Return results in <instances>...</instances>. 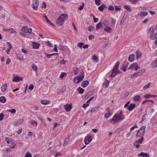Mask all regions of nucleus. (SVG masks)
I'll return each mask as SVG.
<instances>
[{"instance_id":"obj_37","label":"nucleus","mask_w":157,"mask_h":157,"mask_svg":"<svg viewBox=\"0 0 157 157\" xmlns=\"http://www.w3.org/2000/svg\"><path fill=\"white\" fill-rule=\"evenodd\" d=\"M69 141V138H66L64 142V143L63 144V146H66L67 143H68V142Z\"/></svg>"},{"instance_id":"obj_42","label":"nucleus","mask_w":157,"mask_h":157,"mask_svg":"<svg viewBox=\"0 0 157 157\" xmlns=\"http://www.w3.org/2000/svg\"><path fill=\"white\" fill-rule=\"evenodd\" d=\"M32 31V29L31 28H28L26 29V31L24 30V32L25 33H31Z\"/></svg>"},{"instance_id":"obj_13","label":"nucleus","mask_w":157,"mask_h":157,"mask_svg":"<svg viewBox=\"0 0 157 157\" xmlns=\"http://www.w3.org/2000/svg\"><path fill=\"white\" fill-rule=\"evenodd\" d=\"M23 78L22 77H20L18 76H16L14 77L13 79V82H19L20 80L22 81Z\"/></svg>"},{"instance_id":"obj_45","label":"nucleus","mask_w":157,"mask_h":157,"mask_svg":"<svg viewBox=\"0 0 157 157\" xmlns=\"http://www.w3.org/2000/svg\"><path fill=\"white\" fill-rule=\"evenodd\" d=\"M32 67L34 71H36L37 69V67L36 65L35 64H33L32 65Z\"/></svg>"},{"instance_id":"obj_36","label":"nucleus","mask_w":157,"mask_h":157,"mask_svg":"<svg viewBox=\"0 0 157 157\" xmlns=\"http://www.w3.org/2000/svg\"><path fill=\"white\" fill-rule=\"evenodd\" d=\"M92 59L95 61V62H98V58L95 56V55H94L92 56Z\"/></svg>"},{"instance_id":"obj_54","label":"nucleus","mask_w":157,"mask_h":157,"mask_svg":"<svg viewBox=\"0 0 157 157\" xmlns=\"http://www.w3.org/2000/svg\"><path fill=\"white\" fill-rule=\"evenodd\" d=\"M31 124L35 126H36L37 124V122L34 121H32L31 122Z\"/></svg>"},{"instance_id":"obj_15","label":"nucleus","mask_w":157,"mask_h":157,"mask_svg":"<svg viewBox=\"0 0 157 157\" xmlns=\"http://www.w3.org/2000/svg\"><path fill=\"white\" fill-rule=\"evenodd\" d=\"M138 157L142 156L143 157H149V155L147 153L141 152L138 155Z\"/></svg>"},{"instance_id":"obj_17","label":"nucleus","mask_w":157,"mask_h":157,"mask_svg":"<svg viewBox=\"0 0 157 157\" xmlns=\"http://www.w3.org/2000/svg\"><path fill=\"white\" fill-rule=\"evenodd\" d=\"M89 82L88 81L85 80L84 81L82 84L81 86L83 88L87 86L89 84Z\"/></svg>"},{"instance_id":"obj_60","label":"nucleus","mask_w":157,"mask_h":157,"mask_svg":"<svg viewBox=\"0 0 157 157\" xmlns=\"http://www.w3.org/2000/svg\"><path fill=\"white\" fill-rule=\"evenodd\" d=\"M148 12L149 13L152 15H154L155 14V12L153 11H149Z\"/></svg>"},{"instance_id":"obj_20","label":"nucleus","mask_w":157,"mask_h":157,"mask_svg":"<svg viewBox=\"0 0 157 157\" xmlns=\"http://www.w3.org/2000/svg\"><path fill=\"white\" fill-rule=\"evenodd\" d=\"M135 55L134 54L130 55L128 57V61L130 62L133 61L135 58Z\"/></svg>"},{"instance_id":"obj_57","label":"nucleus","mask_w":157,"mask_h":157,"mask_svg":"<svg viewBox=\"0 0 157 157\" xmlns=\"http://www.w3.org/2000/svg\"><path fill=\"white\" fill-rule=\"evenodd\" d=\"M93 27L91 26H90L88 27V30L89 31L91 32L92 30H93Z\"/></svg>"},{"instance_id":"obj_34","label":"nucleus","mask_w":157,"mask_h":157,"mask_svg":"<svg viewBox=\"0 0 157 157\" xmlns=\"http://www.w3.org/2000/svg\"><path fill=\"white\" fill-rule=\"evenodd\" d=\"M23 121L22 119H20L18 121H16L14 123V124L15 125H17L20 124L23 122Z\"/></svg>"},{"instance_id":"obj_41","label":"nucleus","mask_w":157,"mask_h":157,"mask_svg":"<svg viewBox=\"0 0 157 157\" xmlns=\"http://www.w3.org/2000/svg\"><path fill=\"white\" fill-rule=\"evenodd\" d=\"M102 23L101 22H99L96 25V29H98L100 28L102 26Z\"/></svg>"},{"instance_id":"obj_52","label":"nucleus","mask_w":157,"mask_h":157,"mask_svg":"<svg viewBox=\"0 0 157 157\" xmlns=\"http://www.w3.org/2000/svg\"><path fill=\"white\" fill-rule=\"evenodd\" d=\"M103 25L105 26H107L108 25V22L106 20H105L103 22Z\"/></svg>"},{"instance_id":"obj_33","label":"nucleus","mask_w":157,"mask_h":157,"mask_svg":"<svg viewBox=\"0 0 157 157\" xmlns=\"http://www.w3.org/2000/svg\"><path fill=\"white\" fill-rule=\"evenodd\" d=\"M8 32L9 33H16V31L13 28L8 29Z\"/></svg>"},{"instance_id":"obj_64","label":"nucleus","mask_w":157,"mask_h":157,"mask_svg":"<svg viewBox=\"0 0 157 157\" xmlns=\"http://www.w3.org/2000/svg\"><path fill=\"white\" fill-rule=\"evenodd\" d=\"M27 29V26H23L21 29L24 32V30L26 31V29Z\"/></svg>"},{"instance_id":"obj_25","label":"nucleus","mask_w":157,"mask_h":157,"mask_svg":"<svg viewBox=\"0 0 157 157\" xmlns=\"http://www.w3.org/2000/svg\"><path fill=\"white\" fill-rule=\"evenodd\" d=\"M104 30L108 33H111L112 31V29L109 26H107L105 29Z\"/></svg>"},{"instance_id":"obj_49","label":"nucleus","mask_w":157,"mask_h":157,"mask_svg":"<svg viewBox=\"0 0 157 157\" xmlns=\"http://www.w3.org/2000/svg\"><path fill=\"white\" fill-rule=\"evenodd\" d=\"M95 4L98 6H99L101 4L100 0H94Z\"/></svg>"},{"instance_id":"obj_3","label":"nucleus","mask_w":157,"mask_h":157,"mask_svg":"<svg viewBox=\"0 0 157 157\" xmlns=\"http://www.w3.org/2000/svg\"><path fill=\"white\" fill-rule=\"evenodd\" d=\"M119 63L120 62L119 61H117V62L114 67L113 69L112 73L111 75V77H115L116 76L117 74L120 73L118 69Z\"/></svg>"},{"instance_id":"obj_46","label":"nucleus","mask_w":157,"mask_h":157,"mask_svg":"<svg viewBox=\"0 0 157 157\" xmlns=\"http://www.w3.org/2000/svg\"><path fill=\"white\" fill-rule=\"evenodd\" d=\"M151 84L150 83H148L147 85H146L143 87V89L145 90L148 89L150 86Z\"/></svg>"},{"instance_id":"obj_38","label":"nucleus","mask_w":157,"mask_h":157,"mask_svg":"<svg viewBox=\"0 0 157 157\" xmlns=\"http://www.w3.org/2000/svg\"><path fill=\"white\" fill-rule=\"evenodd\" d=\"M141 137V138L140 139H139L136 142L137 143H138L139 144H141L142 143L143 141L144 140V138L143 137Z\"/></svg>"},{"instance_id":"obj_63","label":"nucleus","mask_w":157,"mask_h":157,"mask_svg":"<svg viewBox=\"0 0 157 157\" xmlns=\"http://www.w3.org/2000/svg\"><path fill=\"white\" fill-rule=\"evenodd\" d=\"M130 1L132 3H136L138 1V0H130Z\"/></svg>"},{"instance_id":"obj_9","label":"nucleus","mask_w":157,"mask_h":157,"mask_svg":"<svg viewBox=\"0 0 157 157\" xmlns=\"http://www.w3.org/2000/svg\"><path fill=\"white\" fill-rule=\"evenodd\" d=\"M140 67L138 66L137 64L136 63H133L131 64L129 67L128 69H132L135 70V71H137L138 69H140Z\"/></svg>"},{"instance_id":"obj_10","label":"nucleus","mask_w":157,"mask_h":157,"mask_svg":"<svg viewBox=\"0 0 157 157\" xmlns=\"http://www.w3.org/2000/svg\"><path fill=\"white\" fill-rule=\"evenodd\" d=\"M39 5L38 0H35V3L32 4V7L35 10H37L38 6Z\"/></svg>"},{"instance_id":"obj_7","label":"nucleus","mask_w":157,"mask_h":157,"mask_svg":"<svg viewBox=\"0 0 157 157\" xmlns=\"http://www.w3.org/2000/svg\"><path fill=\"white\" fill-rule=\"evenodd\" d=\"M92 136L90 134H87L85 137L84 141L85 144H88L92 140Z\"/></svg>"},{"instance_id":"obj_11","label":"nucleus","mask_w":157,"mask_h":157,"mask_svg":"<svg viewBox=\"0 0 157 157\" xmlns=\"http://www.w3.org/2000/svg\"><path fill=\"white\" fill-rule=\"evenodd\" d=\"M64 109L67 112L70 111L72 109V105L67 104L64 105Z\"/></svg>"},{"instance_id":"obj_24","label":"nucleus","mask_w":157,"mask_h":157,"mask_svg":"<svg viewBox=\"0 0 157 157\" xmlns=\"http://www.w3.org/2000/svg\"><path fill=\"white\" fill-rule=\"evenodd\" d=\"M32 44L33 48L35 49L38 48L39 46L40 45V44H39L36 42L33 43Z\"/></svg>"},{"instance_id":"obj_59","label":"nucleus","mask_w":157,"mask_h":157,"mask_svg":"<svg viewBox=\"0 0 157 157\" xmlns=\"http://www.w3.org/2000/svg\"><path fill=\"white\" fill-rule=\"evenodd\" d=\"M153 63V65L154 66V67H156L157 66V58L154 62Z\"/></svg>"},{"instance_id":"obj_2","label":"nucleus","mask_w":157,"mask_h":157,"mask_svg":"<svg viewBox=\"0 0 157 157\" xmlns=\"http://www.w3.org/2000/svg\"><path fill=\"white\" fill-rule=\"evenodd\" d=\"M68 16L67 14H62L56 20V23L59 25H62L65 20V18Z\"/></svg>"},{"instance_id":"obj_22","label":"nucleus","mask_w":157,"mask_h":157,"mask_svg":"<svg viewBox=\"0 0 157 157\" xmlns=\"http://www.w3.org/2000/svg\"><path fill=\"white\" fill-rule=\"evenodd\" d=\"M157 37V33L152 34L150 36V38L152 40H153Z\"/></svg>"},{"instance_id":"obj_39","label":"nucleus","mask_w":157,"mask_h":157,"mask_svg":"<svg viewBox=\"0 0 157 157\" xmlns=\"http://www.w3.org/2000/svg\"><path fill=\"white\" fill-rule=\"evenodd\" d=\"M74 74L75 75H76L79 72V70L78 68L76 67L74 69Z\"/></svg>"},{"instance_id":"obj_8","label":"nucleus","mask_w":157,"mask_h":157,"mask_svg":"<svg viewBox=\"0 0 157 157\" xmlns=\"http://www.w3.org/2000/svg\"><path fill=\"white\" fill-rule=\"evenodd\" d=\"M145 71V70L144 69H141L140 71L132 74L131 75V78H133L136 77L138 75H142Z\"/></svg>"},{"instance_id":"obj_51","label":"nucleus","mask_w":157,"mask_h":157,"mask_svg":"<svg viewBox=\"0 0 157 157\" xmlns=\"http://www.w3.org/2000/svg\"><path fill=\"white\" fill-rule=\"evenodd\" d=\"M84 6V3L83 2L82 5L81 6L78 8V9L80 10H82L83 9Z\"/></svg>"},{"instance_id":"obj_6","label":"nucleus","mask_w":157,"mask_h":157,"mask_svg":"<svg viewBox=\"0 0 157 157\" xmlns=\"http://www.w3.org/2000/svg\"><path fill=\"white\" fill-rule=\"evenodd\" d=\"M130 101H128L124 105V108H127V109L129 111L132 110L135 107V105L134 103L130 104L128 106Z\"/></svg>"},{"instance_id":"obj_40","label":"nucleus","mask_w":157,"mask_h":157,"mask_svg":"<svg viewBox=\"0 0 157 157\" xmlns=\"http://www.w3.org/2000/svg\"><path fill=\"white\" fill-rule=\"evenodd\" d=\"M154 30V28L152 27H150L149 29V33L150 35L153 33V31Z\"/></svg>"},{"instance_id":"obj_18","label":"nucleus","mask_w":157,"mask_h":157,"mask_svg":"<svg viewBox=\"0 0 157 157\" xmlns=\"http://www.w3.org/2000/svg\"><path fill=\"white\" fill-rule=\"evenodd\" d=\"M7 87V84L6 83H5L2 86L1 89L2 92H5L6 89Z\"/></svg>"},{"instance_id":"obj_53","label":"nucleus","mask_w":157,"mask_h":157,"mask_svg":"<svg viewBox=\"0 0 157 157\" xmlns=\"http://www.w3.org/2000/svg\"><path fill=\"white\" fill-rule=\"evenodd\" d=\"M42 7L44 8H45L47 7V6L45 2H43Z\"/></svg>"},{"instance_id":"obj_30","label":"nucleus","mask_w":157,"mask_h":157,"mask_svg":"<svg viewBox=\"0 0 157 157\" xmlns=\"http://www.w3.org/2000/svg\"><path fill=\"white\" fill-rule=\"evenodd\" d=\"M7 44V50L9 51H10V50L12 48V46L11 44L9 42H6Z\"/></svg>"},{"instance_id":"obj_29","label":"nucleus","mask_w":157,"mask_h":157,"mask_svg":"<svg viewBox=\"0 0 157 157\" xmlns=\"http://www.w3.org/2000/svg\"><path fill=\"white\" fill-rule=\"evenodd\" d=\"M109 82L108 81L106 80L103 83V85L105 86V87L107 88L108 87L109 85Z\"/></svg>"},{"instance_id":"obj_12","label":"nucleus","mask_w":157,"mask_h":157,"mask_svg":"<svg viewBox=\"0 0 157 157\" xmlns=\"http://www.w3.org/2000/svg\"><path fill=\"white\" fill-rule=\"evenodd\" d=\"M5 140L8 144H13L15 143L14 141L10 138H5Z\"/></svg>"},{"instance_id":"obj_27","label":"nucleus","mask_w":157,"mask_h":157,"mask_svg":"<svg viewBox=\"0 0 157 157\" xmlns=\"http://www.w3.org/2000/svg\"><path fill=\"white\" fill-rule=\"evenodd\" d=\"M67 48V47L65 46H63L62 45H60L59 47V49L62 51H64Z\"/></svg>"},{"instance_id":"obj_32","label":"nucleus","mask_w":157,"mask_h":157,"mask_svg":"<svg viewBox=\"0 0 157 157\" xmlns=\"http://www.w3.org/2000/svg\"><path fill=\"white\" fill-rule=\"evenodd\" d=\"M124 8L128 11L129 12H131V9L130 7H129L128 6H127L126 5H125L124 6Z\"/></svg>"},{"instance_id":"obj_21","label":"nucleus","mask_w":157,"mask_h":157,"mask_svg":"<svg viewBox=\"0 0 157 157\" xmlns=\"http://www.w3.org/2000/svg\"><path fill=\"white\" fill-rule=\"evenodd\" d=\"M148 13L147 12H141L138 14V15H140V17H143L147 15Z\"/></svg>"},{"instance_id":"obj_16","label":"nucleus","mask_w":157,"mask_h":157,"mask_svg":"<svg viewBox=\"0 0 157 157\" xmlns=\"http://www.w3.org/2000/svg\"><path fill=\"white\" fill-rule=\"evenodd\" d=\"M93 94V92L92 91H89L85 96V98H89L90 97V98H94V97H91Z\"/></svg>"},{"instance_id":"obj_14","label":"nucleus","mask_w":157,"mask_h":157,"mask_svg":"<svg viewBox=\"0 0 157 157\" xmlns=\"http://www.w3.org/2000/svg\"><path fill=\"white\" fill-rule=\"evenodd\" d=\"M144 98H150L157 97V95L153 94H146L144 95Z\"/></svg>"},{"instance_id":"obj_28","label":"nucleus","mask_w":157,"mask_h":157,"mask_svg":"<svg viewBox=\"0 0 157 157\" xmlns=\"http://www.w3.org/2000/svg\"><path fill=\"white\" fill-rule=\"evenodd\" d=\"M113 114L112 112H110L109 113H106L105 115V117L107 118H108L109 117L111 116Z\"/></svg>"},{"instance_id":"obj_1","label":"nucleus","mask_w":157,"mask_h":157,"mask_svg":"<svg viewBox=\"0 0 157 157\" xmlns=\"http://www.w3.org/2000/svg\"><path fill=\"white\" fill-rule=\"evenodd\" d=\"M124 118V115L121 112L120 113H117L113 116L111 121V123L114 124L120 121L123 120Z\"/></svg>"},{"instance_id":"obj_48","label":"nucleus","mask_w":157,"mask_h":157,"mask_svg":"<svg viewBox=\"0 0 157 157\" xmlns=\"http://www.w3.org/2000/svg\"><path fill=\"white\" fill-rule=\"evenodd\" d=\"M138 128V126L136 125H135L134 126H132L130 128V131H133L135 128Z\"/></svg>"},{"instance_id":"obj_5","label":"nucleus","mask_w":157,"mask_h":157,"mask_svg":"<svg viewBox=\"0 0 157 157\" xmlns=\"http://www.w3.org/2000/svg\"><path fill=\"white\" fill-rule=\"evenodd\" d=\"M145 128L146 127L145 126H142L138 131L136 135V137H143V136L144 134Z\"/></svg>"},{"instance_id":"obj_56","label":"nucleus","mask_w":157,"mask_h":157,"mask_svg":"<svg viewBox=\"0 0 157 157\" xmlns=\"http://www.w3.org/2000/svg\"><path fill=\"white\" fill-rule=\"evenodd\" d=\"M45 43L47 44V45L49 46L50 47H52V46L50 43L48 41L47 42H45Z\"/></svg>"},{"instance_id":"obj_55","label":"nucleus","mask_w":157,"mask_h":157,"mask_svg":"<svg viewBox=\"0 0 157 157\" xmlns=\"http://www.w3.org/2000/svg\"><path fill=\"white\" fill-rule=\"evenodd\" d=\"M4 117V114L3 113H1L0 114V121L2 120Z\"/></svg>"},{"instance_id":"obj_58","label":"nucleus","mask_w":157,"mask_h":157,"mask_svg":"<svg viewBox=\"0 0 157 157\" xmlns=\"http://www.w3.org/2000/svg\"><path fill=\"white\" fill-rule=\"evenodd\" d=\"M114 9V8L113 6H110L108 8V9L111 10H113Z\"/></svg>"},{"instance_id":"obj_61","label":"nucleus","mask_w":157,"mask_h":157,"mask_svg":"<svg viewBox=\"0 0 157 157\" xmlns=\"http://www.w3.org/2000/svg\"><path fill=\"white\" fill-rule=\"evenodd\" d=\"M34 86L32 84L30 85L29 87V89L31 90H32Z\"/></svg>"},{"instance_id":"obj_43","label":"nucleus","mask_w":157,"mask_h":157,"mask_svg":"<svg viewBox=\"0 0 157 157\" xmlns=\"http://www.w3.org/2000/svg\"><path fill=\"white\" fill-rule=\"evenodd\" d=\"M7 111L9 112H10L11 113H15L16 112V110L15 109H8Z\"/></svg>"},{"instance_id":"obj_44","label":"nucleus","mask_w":157,"mask_h":157,"mask_svg":"<svg viewBox=\"0 0 157 157\" xmlns=\"http://www.w3.org/2000/svg\"><path fill=\"white\" fill-rule=\"evenodd\" d=\"M125 17H123L121 19V21H120V25H121L123 24L124 23L125 20Z\"/></svg>"},{"instance_id":"obj_31","label":"nucleus","mask_w":157,"mask_h":157,"mask_svg":"<svg viewBox=\"0 0 157 157\" xmlns=\"http://www.w3.org/2000/svg\"><path fill=\"white\" fill-rule=\"evenodd\" d=\"M77 90L78 91V92L80 94H82L83 93L84 90V89H83L82 88L80 87H78L77 89Z\"/></svg>"},{"instance_id":"obj_47","label":"nucleus","mask_w":157,"mask_h":157,"mask_svg":"<svg viewBox=\"0 0 157 157\" xmlns=\"http://www.w3.org/2000/svg\"><path fill=\"white\" fill-rule=\"evenodd\" d=\"M84 44L83 43L81 42L80 43L78 44V46L80 48H82V47H83V46Z\"/></svg>"},{"instance_id":"obj_19","label":"nucleus","mask_w":157,"mask_h":157,"mask_svg":"<svg viewBox=\"0 0 157 157\" xmlns=\"http://www.w3.org/2000/svg\"><path fill=\"white\" fill-rule=\"evenodd\" d=\"M136 58L137 59L140 58L142 55V54L139 51L137 50L136 52Z\"/></svg>"},{"instance_id":"obj_23","label":"nucleus","mask_w":157,"mask_h":157,"mask_svg":"<svg viewBox=\"0 0 157 157\" xmlns=\"http://www.w3.org/2000/svg\"><path fill=\"white\" fill-rule=\"evenodd\" d=\"M105 8H107V7L104 4H102L99 6L98 9L100 11H103Z\"/></svg>"},{"instance_id":"obj_26","label":"nucleus","mask_w":157,"mask_h":157,"mask_svg":"<svg viewBox=\"0 0 157 157\" xmlns=\"http://www.w3.org/2000/svg\"><path fill=\"white\" fill-rule=\"evenodd\" d=\"M41 103L43 105H47L49 104L50 101L48 100H42L41 101Z\"/></svg>"},{"instance_id":"obj_50","label":"nucleus","mask_w":157,"mask_h":157,"mask_svg":"<svg viewBox=\"0 0 157 157\" xmlns=\"http://www.w3.org/2000/svg\"><path fill=\"white\" fill-rule=\"evenodd\" d=\"M62 155L61 153L58 152H56V153L54 155V156L55 157H57L59 155Z\"/></svg>"},{"instance_id":"obj_62","label":"nucleus","mask_w":157,"mask_h":157,"mask_svg":"<svg viewBox=\"0 0 157 157\" xmlns=\"http://www.w3.org/2000/svg\"><path fill=\"white\" fill-rule=\"evenodd\" d=\"M0 101L2 103H5L6 101V99H0Z\"/></svg>"},{"instance_id":"obj_35","label":"nucleus","mask_w":157,"mask_h":157,"mask_svg":"<svg viewBox=\"0 0 157 157\" xmlns=\"http://www.w3.org/2000/svg\"><path fill=\"white\" fill-rule=\"evenodd\" d=\"M32 156V155L31 153L28 151L25 154V155L24 157H31Z\"/></svg>"},{"instance_id":"obj_4","label":"nucleus","mask_w":157,"mask_h":157,"mask_svg":"<svg viewBox=\"0 0 157 157\" xmlns=\"http://www.w3.org/2000/svg\"><path fill=\"white\" fill-rule=\"evenodd\" d=\"M84 75L82 72H80L79 75L74 78V82L75 83H80L83 79Z\"/></svg>"}]
</instances>
